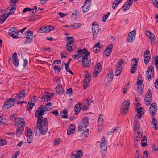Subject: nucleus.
Here are the masks:
<instances>
[{
	"label": "nucleus",
	"instance_id": "6ab92c4d",
	"mask_svg": "<svg viewBox=\"0 0 158 158\" xmlns=\"http://www.w3.org/2000/svg\"><path fill=\"white\" fill-rule=\"evenodd\" d=\"M15 123V125L17 126V127H21L23 126L24 127L25 123L24 119L22 118H19L16 119Z\"/></svg>",
	"mask_w": 158,
	"mask_h": 158
},
{
	"label": "nucleus",
	"instance_id": "393cba45",
	"mask_svg": "<svg viewBox=\"0 0 158 158\" xmlns=\"http://www.w3.org/2000/svg\"><path fill=\"white\" fill-rule=\"evenodd\" d=\"M91 79V76L90 74L87 73L85 74L84 77L85 83L86 85H89Z\"/></svg>",
	"mask_w": 158,
	"mask_h": 158
},
{
	"label": "nucleus",
	"instance_id": "72a5a7b5",
	"mask_svg": "<svg viewBox=\"0 0 158 158\" xmlns=\"http://www.w3.org/2000/svg\"><path fill=\"white\" fill-rule=\"evenodd\" d=\"M124 64V60L121 59L119 60V75L120 74L121 72L123 67Z\"/></svg>",
	"mask_w": 158,
	"mask_h": 158
},
{
	"label": "nucleus",
	"instance_id": "e2e57ef3",
	"mask_svg": "<svg viewBox=\"0 0 158 158\" xmlns=\"http://www.w3.org/2000/svg\"><path fill=\"white\" fill-rule=\"evenodd\" d=\"M137 81L136 83V85H143V82L142 80H139V79H137Z\"/></svg>",
	"mask_w": 158,
	"mask_h": 158
},
{
	"label": "nucleus",
	"instance_id": "4c0bfd02",
	"mask_svg": "<svg viewBox=\"0 0 158 158\" xmlns=\"http://www.w3.org/2000/svg\"><path fill=\"white\" fill-rule=\"evenodd\" d=\"M25 135L26 136H33V133H32L31 129L27 128L26 131Z\"/></svg>",
	"mask_w": 158,
	"mask_h": 158
},
{
	"label": "nucleus",
	"instance_id": "774afa93",
	"mask_svg": "<svg viewBox=\"0 0 158 158\" xmlns=\"http://www.w3.org/2000/svg\"><path fill=\"white\" fill-rule=\"evenodd\" d=\"M153 4L157 8H158V1L156 0H152Z\"/></svg>",
	"mask_w": 158,
	"mask_h": 158
},
{
	"label": "nucleus",
	"instance_id": "de8ad7c7",
	"mask_svg": "<svg viewBox=\"0 0 158 158\" xmlns=\"http://www.w3.org/2000/svg\"><path fill=\"white\" fill-rule=\"evenodd\" d=\"M9 32L10 34L13 33L16 34V33H18V32H17L16 27H11L10 29L9 30Z\"/></svg>",
	"mask_w": 158,
	"mask_h": 158
},
{
	"label": "nucleus",
	"instance_id": "4d7b16f0",
	"mask_svg": "<svg viewBox=\"0 0 158 158\" xmlns=\"http://www.w3.org/2000/svg\"><path fill=\"white\" fill-rule=\"evenodd\" d=\"M61 142V140L60 139H56L55 140L54 144L55 145H57L59 144Z\"/></svg>",
	"mask_w": 158,
	"mask_h": 158
},
{
	"label": "nucleus",
	"instance_id": "49530a36",
	"mask_svg": "<svg viewBox=\"0 0 158 158\" xmlns=\"http://www.w3.org/2000/svg\"><path fill=\"white\" fill-rule=\"evenodd\" d=\"M16 6L15 5H14L12 6V7H11V8L10 9V12L9 13V15H10L11 14H13L14 12L15 11L16 9Z\"/></svg>",
	"mask_w": 158,
	"mask_h": 158
},
{
	"label": "nucleus",
	"instance_id": "680f3d73",
	"mask_svg": "<svg viewBox=\"0 0 158 158\" xmlns=\"http://www.w3.org/2000/svg\"><path fill=\"white\" fill-rule=\"evenodd\" d=\"M53 69L56 72L58 71L59 72L61 70L60 67H58V66H55L53 67Z\"/></svg>",
	"mask_w": 158,
	"mask_h": 158
},
{
	"label": "nucleus",
	"instance_id": "6e6552de",
	"mask_svg": "<svg viewBox=\"0 0 158 158\" xmlns=\"http://www.w3.org/2000/svg\"><path fill=\"white\" fill-rule=\"evenodd\" d=\"M148 80L151 79L154 75V68L152 65L149 66L148 68L146 73Z\"/></svg>",
	"mask_w": 158,
	"mask_h": 158
},
{
	"label": "nucleus",
	"instance_id": "3c124183",
	"mask_svg": "<svg viewBox=\"0 0 158 158\" xmlns=\"http://www.w3.org/2000/svg\"><path fill=\"white\" fill-rule=\"evenodd\" d=\"M100 148L101 152H106L107 151V145H100Z\"/></svg>",
	"mask_w": 158,
	"mask_h": 158
},
{
	"label": "nucleus",
	"instance_id": "ddd939ff",
	"mask_svg": "<svg viewBox=\"0 0 158 158\" xmlns=\"http://www.w3.org/2000/svg\"><path fill=\"white\" fill-rule=\"evenodd\" d=\"M76 48L77 45H76L75 42L73 40L68 41L66 44V48L69 51H73Z\"/></svg>",
	"mask_w": 158,
	"mask_h": 158
},
{
	"label": "nucleus",
	"instance_id": "a18cd8bd",
	"mask_svg": "<svg viewBox=\"0 0 158 158\" xmlns=\"http://www.w3.org/2000/svg\"><path fill=\"white\" fill-rule=\"evenodd\" d=\"M107 145L106 139L104 137L102 138L100 145Z\"/></svg>",
	"mask_w": 158,
	"mask_h": 158
},
{
	"label": "nucleus",
	"instance_id": "6e6d98bb",
	"mask_svg": "<svg viewBox=\"0 0 158 158\" xmlns=\"http://www.w3.org/2000/svg\"><path fill=\"white\" fill-rule=\"evenodd\" d=\"M26 137H27V141L28 143H30L33 139V136H29Z\"/></svg>",
	"mask_w": 158,
	"mask_h": 158
},
{
	"label": "nucleus",
	"instance_id": "603ef678",
	"mask_svg": "<svg viewBox=\"0 0 158 158\" xmlns=\"http://www.w3.org/2000/svg\"><path fill=\"white\" fill-rule=\"evenodd\" d=\"M7 143V142L6 140L4 139H0V144H1V145L0 146H3L5 145H6Z\"/></svg>",
	"mask_w": 158,
	"mask_h": 158
},
{
	"label": "nucleus",
	"instance_id": "39448f33",
	"mask_svg": "<svg viewBox=\"0 0 158 158\" xmlns=\"http://www.w3.org/2000/svg\"><path fill=\"white\" fill-rule=\"evenodd\" d=\"M130 104V101L129 100H125L122 104L121 106L120 112L123 114H125L127 113L129 108Z\"/></svg>",
	"mask_w": 158,
	"mask_h": 158
},
{
	"label": "nucleus",
	"instance_id": "a19ab883",
	"mask_svg": "<svg viewBox=\"0 0 158 158\" xmlns=\"http://www.w3.org/2000/svg\"><path fill=\"white\" fill-rule=\"evenodd\" d=\"M94 28L93 29V37L94 39H96L97 36V34H98L99 31L98 29H97L94 30Z\"/></svg>",
	"mask_w": 158,
	"mask_h": 158
},
{
	"label": "nucleus",
	"instance_id": "9d476101",
	"mask_svg": "<svg viewBox=\"0 0 158 158\" xmlns=\"http://www.w3.org/2000/svg\"><path fill=\"white\" fill-rule=\"evenodd\" d=\"M144 99L146 105L147 106H149L150 104L152 99V96L150 89L148 90Z\"/></svg>",
	"mask_w": 158,
	"mask_h": 158
},
{
	"label": "nucleus",
	"instance_id": "0e129e2a",
	"mask_svg": "<svg viewBox=\"0 0 158 158\" xmlns=\"http://www.w3.org/2000/svg\"><path fill=\"white\" fill-rule=\"evenodd\" d=\"M137 62L136 58H134L132 59V64L134 66H137Z\"/></svg>",
	"mask_w": 158,
	"mask_h": 158
},
{
	"label": "nucleus",
	"instance_id": "cd10ccee",
	"mask_svg": "<svg viewBox=\"0 0 158 158\" xmlns=\"http://www.w3.org/2000/svg\"><path fill=\"white\" fill-rule=\"evenodd\" d=\"M158 121L155 119V118H153L152 119V121L151 123V124L152 128L155 130H157L158 129Z\"/></svg>",
	"mask_w": 158,
	"mask_h": 158
},
{
	"label": "nucleus",
	"instance_id": "a878e982",
	"mask_svg": "<svg viewBox=\"0 0 158 158\" xmlns=\"http://www.w3.org/2000/svg\"><path fill=\"white\" fill-rule=\"evenodd\" d=\"M82 24L78 23H74L71 25H66V27L70 29L78 28L81 26Z\"/></svg>",
	"mask_w": 158,
	"mask_h": 158
},
{
	"label": "nucleus",
	"instance_id": "a211bd4d",
	"mask_svg": "<svg viewBox=\"0 0 158 158\" xmlns=\"http://www.w3.org/2000/svg\"><path fill=\"white\" fill-rule=\"evenodd\" d=\"M157 105L156 103H152L151 105L150 109L149 112L150 114L153 116H155L157 112Z\"/></svg>",
	"mask_w": 158,
	"mask_h": 158
},
{
	"label": "nucleus",
	"instance_id": "ea45409f",
	"mask_svg": "<svg viewBox=\"0 0 158 158\" xmlns=\"http://www.w3.org/2000/svg\"><path fill=\"white\" fill-rule=\"evenodd\" d=\"M147 138L146 137H144L143 138L141 141V145L143 147H145L146 146L147 144Z\"/></svg>",
	"mask_w": 158,
	"mask_h": 158
},
{
	"label": "nucleus",
	"instance_id": "dca6fc26",
	"mask_svg": "<svg viewBox=\"0 0 158 158\" xmlns=\"http://www.w3.org/2000/svg\"><path fill=\"white\" fill-rule=\"evenodd\" d=\"M136 30H134L132 32H130L128 34L127 41L128 42L131 43L132 42L135 38Z\"/></svg>",
	"mask_w": 158,
	"mask_h": 158
},
{
	"label": "nucleus",
	"instance_id": "e433bc0d",
	"mask_svg": "<svg viewBox=\"0 0 158 158\" xmlns=\"http://www.w3.org/2000/svg\"><path fill=\"white\" fill-rule=\"evenodd\" d=\"M56 91L58 93H60L63 91V89L61 83H60L57 85L56 88Z\"/></svg>",
	"mask_w": 158,
	"mask_h": 158
},
{
	"label": "nucleus",
	"instance_id": "8fccbe9b",
	"mask_svg": "<svg viewBox=\"0 0 158 158\" xmlns=\"http://www.w3.org/2000/svg\"><path fill=\"white\" fill-rule=\"evenodd\" d=\"M54 81L58 83H61V82L63 81V80L61 79L59 77H55Z\"/></svg>",
	"mask_w": 158,
	"mask_h": 158
},
{
	"label": "nucleus",
	"instance_id": "c9c22d12",
	"mask_svg": "<svg viewBox=\"0 0 158 158\" xmlns=\"http://www.w3.org/2000/svg\"><path fill=\"white\" fill-rule=\"evenodd\" d=\"M31 102H29L27 105V110L28 111L31 110L33 108V106L34 105L35 101H32L31 100Z\"/></svg>",
	"mask_w": 158,
	"mask_h": 158
},
{
	"label": "nucleus",
	"instance_id": "20e7f679",
	"mask_svg": "<svg viewBox=\"0 0 158 158\" xmlns=\"http://www.w3.org/2000/svg\"><path fill=\"white\" fill-rule=\"evenodd\" d=\"M88 119V117H85L82 119L78 126V130L79 131L85 129L89 123Z\"/></svg>",
	"mask_w": 158,
	"mask_h": 158
},
{
	"label": "nucleus",
	"instance_id": "864d4df0",
	"mask_svg": "<svg viewBox=\"0 0 158 158\" xmlns=\"http://www.w3.org/2000/svg\"><path fill=\"white\" fill-rule=\"evenodd\" d=\"M131 67L130 71L132 73H133L136 70L137 66H134L131 65Z\"/></svg>",
	"mask_w": 158,
	"mask_h": 158
},
{
	"label": "nucleus",
	"instance_id": "c85d7f7f",
	"mask_svg": "<svg viewBox=\"0 0 158 158\" xmlns=\"http://www.w3.org/2000/svg\"><path fill=\"white\" fill-rule=\"evenodd\" d=\"M82 105L81 103L77 104L74 107L75 114H78L81 109V106Z\"/></svg>",
	"mask_w": 158,
	"mask_h": 158
},
{
	"label": "nucleus",
	"instance_id": "c03bdc74",
	"mask_svg": "<svg viewBox=\"0 0 158 158\" xmlns=\"http://www.w3.org/2000/svg\"><path fill=\"white\" fill-rule=\"evenodd\" d=\"M129 83H128L127 85L124 86L122 90L123 93L125 94L127 90L129 89Z\"/></svg>",
	"mask_w": 158,
	"mask_h": 158
},
{
	"label": "nucleus",
	"instance_id": "09e8293b",
	"mask_svg": "<svg viewBox=\"0 0 158 158\" xmlns=\"http://www.w3.org/2000/svg\"><path fill=\"white\" fill-rule=\"evenodd\" d=\"M137 111L138 114H144V108L140 107L138 109Z\"/></svg>",
	"mask_w": 158,
	"mask_h": 158
},
{
	"label": "nucleus",
	"instance_id": "0eeeda50",
	"mask_svg": "<svg viewBox=\"0 0 158 158\" xmlns=\"http://www.w3.org/2000/svg\"><path fill=\"white\" fill-rule=\"evenodd\" d=\"M15 102L13 98L7 99L3 105V109L5 110H7L14 106Z\"/></svg>",
	"mask_w": 158,
	"mask_h": 158
},
{
	"label": "nucleus",
	"instance_id": "4468645a",
	"mask_svg": "<svg viewBox=\"0 0 158 158\" xmlns=\"http://www.w3.org/2000/svg\"><path fill=\"white\" fill-rule=\"evenodd\" d=\"M104 120V115L103 114H100L99 115L98 120V131H101L103 128V121Z\"/></svg>",
	"mask_w": 158,
	"mask_h": 158
},
{
	"label": "nucleus",
	"instance_id": "5fc2aeb1",
	"mask_svg": "<svg viewBox=\"0 0 158 158\" xmlns=\"http://www.w3.org/2000/svg\"><path fill=\"white\" fill-rule=\"evenodd\" d=\"M110 14V12H108L105 15L103 16L102 17V21L103 22H105L106 20Z\"/></svg>",
	"mask_w": 158,
	"mask_h": 158
},
{
	"label": "nucleus",
	"instance_id": "69168bd1",
	"mask_svg": "<svg viewBox=\"0 0 158 158\" xmlns=\"http://www.w3.org/2000/svg\"><path fill=\"white\" fill-rule=\"evenodd\" d=\"M100 48H99V47L96 48V47H94L93 48V51L94 52H95L96 53H98L99 51H100Z\"/></svg>",
	"mask_w": 158,
	"mask_h": 158
},
{
	"label": "nucleus",
	"instance_id": "9b49d317",
	"mask_svg": "<svg viewBox=\"0 0 158 158\" xmlns=\"http://www.w3.org/2000/svg\"><path fill=\"white\" fill-rule=\"evenodd\" d=\"M53 93L45 92L41 97L43 101L47 102L49 101L53 96Z\"/></svg>",
	"mask_w": 158,
	"mask_h": 158
},
{
	"label": "nucleus",
	"instance_id": "2f4dec72",
	"mask_svg": "<svg viewBox=\"0 0 158 158\" xmlns=\"http://www.w3.org/2000/svg\"><path fill=\"white\" fill-rule=\"evenodd\" d=\"M21 127H17V131L16 132V135L18 136H19L23 131L24 127L23 126H22Z\"/></svg>",
	"mask_w": 158,
	"mask_h": 158
},
{
	"label": "nucleus",
	"instance_id": "58836bf2",
	"mask_svg": "<svg viewBox=\"0 0 158 158\" xmlns=\"http://www.w3.org/2000/svg\"><path fill=\"white\" fill-rule=\"evenodd\" d=\"M102 68V66L100 64L98 63L95 65L94 70H95V71H98L100 72Z\"/></svg>",
	"mask_w": 158,
	"mask_h": 158
},
{
	"label": "nucleus",
	"instance_id": "f03ea898",
	"mask_svg": "<svg viewBox=\"0 0 158 158\" xmlns=\"http://www.w3.org/2000/svg\"><path fill=\"white\" fill-rule=\"evenodd\" d=\"M48 129V123L46 118H37V121L35 131L41 135L46 133Z\"/></svg>",
	"mask_w": 158,
	"mask_h": 158
},
{
	"label": "nucleus",
	"instance_id": "338daca9",
	"mask_svg": "<svg viewBox=\"0 0 158 158\" xmlns=\"http://www.w3.org/2000/svg\"><path fill=\"white\" fill-rule=\"evenodd\" d=\"M66 94H69L70 95H71L72 93V89L71 88H70L69 89H67L66 90Z\"/></svg>",
	"mask_w": 158,
	"mask_h": 158
},
{
	"label": "nucleus",
	"instance_id": "1a4fd4ad",
	"mask_svg": "<svg viewBox=\"0 0 158 158\" xmlns=\"http://www.w3.org/2000/svg\"><path fill=\"white\" fill-rule=\"evenodd\" d=\"M27 40L24 42V44H27L32 42L33 38V33L32 31H29L26 34Z\"/></svg>",
	"mask_w": 158,
	"mask_h": 158
},
{
	"label": "nucleus",
	"instance_id": "f8f14e48",
	"mask_svg": "<svg viewBox=\"0 0 158 158\" xmlns=\"http://www.w3.org/2000/svg\"><path fill=\"white\" fill-rule=\"evenodd\" d=\"M54 29V27L51 26L47 25L44 27H42L37 31V32L39 33L44 32H48Z\"/></svg>",
	"mask_w": 158,
	"mask_h": 158
},
{
	"label": "nucleus",
	"instance_id": "2eb2a0df",
	"mask_svg": "<svg viewBox=\"0 0 158 158\" xmlns=\"http://www.w3.org/2000/svg\"><path fill=\"white\" fill-rule=\"evenodd\" d=\"M133 3V0H128L123 5L122 10L123 11H127Z\"/></svg>",
	"mask_w": 158,
	"mask_h": 158
},
{
	"label": "nucleus",
	"instance_id": "bf43d9fd",
	"mask_svg": "<svg viewBox=\"0 0 158 158\" xmlns=\"http://www.w3.org/2000/svg\"><path fill=\"white\" fill-rule=\"evenodd\" d=\"M98 26L96 24V23L95 22L93 23L92 24V30H93V29L94 28V30L97 29H98Z\"/></svg>",
	"mask_w": 158,
	"mask_h": 158
},
{
	"label": "nucleus",
	"instance_id": "473e14b6",
	"mask_svg": "<svg viewBox=\"0 0 158 158\" xmlns=\"http://www.w3.org/2000/svg\"><path fill=\"white\" fill-rule=\"evenodd\" d=\"M144 88V85H136V90L137 93L141 94L143 91Z\"/></svg>",
	"mask_w": 158,
	"mask_h": 158
},
{
	"label": "nucleus",
	"instance_id": "f3484780",
	"mask_svg": "<svg viewBox=\"0 0 158 158\" xmlns=\"http://www.w3.org/2000/svg\"><path fill=\"white\" fill-rule=\"evenodd\" d=\"M91 0H86L82 6V11L83 12H87L89 10L90 2Z\"/></svg>",
	"mask_w": 158,
	"mask_h": 158
},
{
	"label": "nucleus",
	"instance_id": "7c9ffc66",
	"mask_svg": "<svg viewBox=\"0 0 158 158\" xmlns=\"http://www.w3.org/2000/svg\"><path fill=\"white\" fill-rule=\"evenodd\" d=\"M113 78L106 76L104 81V83L106 85H108L111 83Z\"/></svg>",
	"mask_w": 158,
	"mask_h": 158
},
{
	"label": "nucleus",
	"instance_id": "412c9836",
	"mask_svg": "<svg viewBox=\"0 0 158 158\" xmlns=\"http://www.w3.org/2000/svg\"><path fill=\"white\" fill-rule=\"evenodd\" d=\"M145 34L150 40L151 43L152 44L154 43L156 39V37L152 33L149 31H146Z\"/></svg>",
	"mask_w": 158,
	"mask_h": 158
},
{
	"label": "nucleus",
	"instance_id": "f257e3e1",
	"mask_svg": "<svg viewBox=\"0 0 158 158\" xmlns=\"http://www.w3.org/2000/svg\"><path fill=\"white\" fill-rule=\"evenodd\" d=\"M72 57L75 59L77 58V60L79 62H81L82 65L85 67H89L91 65L90 52L85 48L78 50L72 55Z\"/></svg>",
	"mask_w": 158,
	"mask_h": 158
},
{
	"label": "nucleus",
	"instance_id": "423d86ee",
	"mask_svg": "<svg viewBox=\"0 0 158 158\" xmlns=\"http://www.w3.org/2000/svg\"><path fill=\"white\" fill-rule=\"evenodd\" d=\"M47 111L44 108V106L43 105H41L38 108L36 112L35 116L37 118H44L42 116L45 114Z\"/></svg>",
	"mask_w": 158,
	"mask_h": 158
},
{
	"label": "nucleus",
	"instance_id": "7ed1b4c3",
	"mask_svg": "<svg viewBox=\"0 0 158 158\" xmlns=\"http://www.w3.org/2000/svg\"><path fill=\"white\" fill-rule=\"evenodd\" d=\"M25 91L22 90L18 94H14L12 96L13 99L14 100L15 102H17V103L21 104L23 102L24 98Z\"/></svg>",
	"mask_w": 158,
	"mask_h": 158
},
{
	"label": "nucleus",
	"instance_id": "f704fd0d",
	"mask_svg": "<svg viewBox=\"0 0 158 158\" xmlns=\"http://www.w3.org/2000/svg\"><path fill=\"white\" fill-rule=\"evenodd\" d=\"M67 111L66 109L63 110L60 113L61 118H67L68 117Z\"/></svg>",
	"mask_w": 158,
	"mask_h": 158
},
{
	"label": "nucleus",
	"instance_id": "b1692460",
	"mask_svg": "<svg viewBox=\"0 0 158 158\" xmlns=\"http://www.w3.org/2000/svg\"><path fill=\"white\" fill-rule=\"evenodd\" d=\"M82 152L81 150H78L76 154H74L73 153L71 154V158H81L82 156Z\"/></svg>",
	"mask_w": 158,
	"mask_h": 158
},
{
	"label": "nucleus",
	"instance_id": "bb28decb",
	"mask_svg": "<svg viewBox=\"0 0 158 158\" xmlns=\"http://www.w3.org/2000/svg\"><path fill=\"white\" fill-rule=\"evenodd\" d=\"M75 130V125L71 124L70 125L69 128L67 131V134L68 135H71L74 133Z\"/></svg>",
	"mask_w": 158,
	"mask_h": 158
},
{
	"label": "nucleus",
	"instance_id": "13d9d810",
	"mask_svg": "<svg viewBox=\"0 0 158 158\" xmlns=\"http://www.w3.org/2000/svg\"><path fill=\"white\" fill-rule=\"evenodd\" d=\"M100 72L98 71H95V70H94V71L92 75L93 78L95 77L98 75L99 73Z\"/></svg>",
	"mask_w": 158,
	"mask_h": 158
},
{
	"label": "nucleus",
	"instance_id": "79ce46f5",
	"mask_svg": "<svg viewBox=\"0 0 158 158\" xmlns=\"http://www.w3.org/2000/svg\"><path fill=\"white\" fill-rule=\"evenodd\" d=\"M51 105L52 104L50 102H48L45 105V107H44V108L47 112V111H49L50 110V107L51 106Z\"/></svg>",
	"mask_w": 158,
	"mask_h": 158
},
{
	"label": "nucleus",
	"instance_id": "c756f323",
	"mask_svg": "<svg viewBox=\"0 0 158 158\" xmlns=\"http://www.w3.org/2000/svg\"><path fill=\"white\" fill-rule=\"evenodd\" d=\"M9 15V14H2V15L0 17V23H3Z\"/></svg>",
	"mask_w": 158,
	"mask_h": 158
},
{
	"label": "nucleus",
	"instance_id": "4be33fe9",
	"mask_svg": "<svg viewBox=\"0 0 158 158\" xmlns=\"http://www.w3.org/2000/svg\"><path fill=\"white\" fill-rule=\"evenodd\" d=\"M150 52L148 50L146 51L144 53V63L146 65L148 63L150 60Z\"/></svg>",
	"mask_w": 158,
	"mask_h": 158
},
{
	"label": "nucleus",
	"instance_id": "aec40b11",
	"mask_svg": "<svg viewBox=\"0 0 158 158\" xmlns=\"http://www.w3.org/2000/svg\"><path fill=\"white\" fill-rule=\"evenodd\" d=\"M113 47L112 44H109L106 48V49L103 52V55L106 56H108L111 52L112 49Z\"/></svg>",
	"mask_w": 158,
	"mask_h": 158
},
{
	"label": "nucleus",
	"instance_id": "5701e85b",
	"mask_svg": "<svg viewBox=\"0 0 158 158\" xmlns=\"http://www.w3.org/2000/svg\"><path fill=\"white\" fill-rule=\"evenodd\" d=\"M12 58L14 65L15 67H17L19 65V62L17 54L15 52L13 54Z\"/></svg>",
	"mask_w": 158,
	"mask_h": 158
},
{
	"label": "nucleus",
	"instance_id": "052dcab7",
	"mask_svg": "<svg viewBox=\"0 0 158 158\" xmlns=\"http://www.w3.org/2000/svg\"><path fill=\"white\" fill-rule=\"evenodd\" d=\"M65 69L67 71L69 72L70 74H73L72 71L70 70L69 65H65Z\"/></svg>",
	"mask_w": 158,
	"mask_h": 158
},
{
	"label": "nucleus",
	"instance_id": "37998d69",
	"mask_svg": "<svg viewBox=\"0 0 158 158\" xmlns=\"http://www.w3.org/2000/svg\"><path fill=\"white\" fill-rule=\"evenodd\" d=\"M118 5V0H115L114 1L112 4V7L114 9H115Z\"/></svg>",
	"mask_w": 158,
	"mask_h": 158
}]
</instances>
